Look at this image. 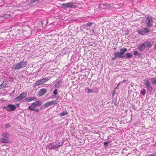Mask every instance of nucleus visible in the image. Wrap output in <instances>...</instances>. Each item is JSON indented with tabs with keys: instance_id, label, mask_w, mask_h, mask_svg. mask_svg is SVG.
I'll use <instances>...</instances> for the list:
<instances>
[{
	"instance_id": "1a4fd4ad",
	"label": "nucleus",
	"mask_w": 156,
	"mask_h": 156,
	"mask_svg": "<svg viewBox=\"0 0 156 156\" xmlns=\"http://www.w3.org/2000/svg\"><path fill=\"white\" fill-rule=\"evenodd\" d=\"M27 93H23L20 95L16 97L15 99V101H20L22 100L23 99L27 96Z\"/></svg>"
},
{
	"instance_id": "20e7f679",
	"label": "nucleus",
	"mask_w": 156,
	"mask_h": 156,
	"mask_svg": "<svg viewBox=\"0 0 156 156\" xmlns=\"http://www.w3.org/2000/svg\"><path fill=\"white\" fill-rule=\"evenodd\" d=\"M50 79V78L49 77H47L38 80L37 81H36L33 84V86L34 88L40 84H43L44 83H46L47 81H48Z\"/></svg>"
},
{
	"instance_id": "473e14b6",
	"label": "nucleus",
	"mask_w": 156,
	"mask_h": 156,
	"mask_svg": "<svg viewBox=\"0 0 156 156\" xmlns=\"http://www.w3.org/2000/svg\"><path fill=\"white\" fill-rule=\"evenodd\" d=\"M38 0H32L30 2V3L32 4Z\"/></svg>"
},
{
	"instance_id": "cd10ccee",
	"label": "nucleus",
	"mask_w": 156,
	"mask_h": 156,
	"mask_svg": "<svg viewBox=\"0 0 156 156\" xmlns=\"http://www.w3.org/2000/svg\"><path fill=\"white\" fill-rule=\"evenodd\" d=\"M111 142V141L110 140H108V141H107L106 142H105L104 143V147H106L108 146V144L110 143Z\"/></svg>"
},
{
	"instance_id": "9b49d317",
	"label": "nucleus",
	"mask_w": 156,
	"mask_h": 156,
	"mask_svg": "<svg viewBox=\"0 0 156 156\" xmlns=\"http://www.w3.org/2000/svg\"><path fill=\"white\" fill-rule=\"evenodd\" d=\"M138 34L141 35H144L146 33H148L150 32L148 29L147 27H145L143 30H139L137 31Z\"/></svg>"
},
{
	"instance_id": "0eeeda50",
	"label": "nucleus",
	"mask_w": 156,
	"mask_h": 156,
	"mask_svg": "<svg viewBox=\"0 0 156 156\" xmlns=\"http://www.w3.org/2000/svg\"><path fill=\"white\" fill-rule=\"evenodd\" d=\"M3 108L8 112L13 111L15 110L16 107L15 105L9 104L7 106H4Z\"/></svg>"
},
{
	"instance_id": "f3484780",
	"label": "nucleus",
	"mask_w": 156,
	"mask_h": 156,
	"mask_svg": "<svg viewBox=\"0 0 156 156\" xmlns=\"http://www.w3.org/2000/svg\"><path fill=\"white\" fill-rule=\"evenodd\" d=\"M25 100L27 102H30L32 101H36L37 100V98L35 97H28L25 98Z\"/></svg>"
},
{
	"instance_id": "ddd939ff",
	"label": "nucleus",
	"mask_w": 156,
	"mask_h": 156,
	"mask_svg": "<svg viewBox=\"0 0 156 156\" xmlns=\"http://www.w3.org/2000/svg\"><path fill=\"white\" fill-rule=\"evenodd\" d=\"M69 49L65 47L61 51V54L62 55L68 54L69 55Z\"/></svg>"
},
{
	"instance_id": "a878e982",
	"label": "nucleus",
	"mask_w": 156,
	"mask_h": 156,
	"mask_svg": "<svg viewBox=\"0 0 156 156\" xmlns=\"http://www.w3.org/2000/svg\"><path fill=\"white\" fill-rule=\"evenodd\" d=\"M48 105L47 103H46L45 104H44L43 105H41L40 107L41 110H42L45 108L48 107Z\"/></svg>"
},
{
	"instance_id": "423d86ee",
	"label": "nucleus",
	"mask_w": 156,
	"mask_h": 156,
	"mask_svg": "<svg viewBox=\"0 0 156 156\" xmlns=\"http://www.w3.org/2000/svg\"><path fill=\"white\" fill-rule=\"evenodd\" d=\"M144 84L149 92H151L153 90V87L150 82L148 80H146L144 81Z\"/></svg>"
},
{
	"instance_id": "c03bdc74",
	"label": "nucleus",
	"mask_w": 156,
	"mask_h": 156,
	"mask_svg": "<svg viewBox=\"0 0 156 156\" xmlns=\"http://www.w3.org/2000/svg\"><path fill=\"white\" fill-rule=\"evenodd\" d=\"M17 107H19V105H20V104H17Z\"/></svg>"
},
{
	"instance_id": "4c0bfd02",
	"label": "nucleus",
	"mask_w": 156,
	"mask_h": 156,
	"mask_svg": "<svg viewBox=\"0 0 156 156\" xmlns=\"http://www.w3.org/2000/svg\"><path fill=\"white\" fill-rule=\"evenodd\" d=\"M126 81V80H124L123 81H121V82H120L119 83V85L121 83H125Z\"/></svg>"
},
{
	"instance_id": "f257e3e1",
	"label": "nucleus",
	"mask_w": 156,
	"mask_h": 156,
	"mask_svg": "<svg viewBox=\"0 0 156 156\" xmlns=\"http://www.w3.org/2000/svg\"><path fill=\"white\" fill-rule=\"evenodd\" d=\"M127 51V48H124L120 49L119 52L114 51L113 53L114 57L112 58V60H114L118 58H123V54H124Z\"/></svg>"
},
{
	"instance_id": "bb28decb",
	"label": "nucleus",
	"mask_w": 156,
	"mask_h": 156,
	"mask_svg": "<svg viewBox=\"0 0 156 156\" xmlns=\"http://www.w3.org/2000/svg\"><path fill=\"white\" fill-rule=\"evenodd\" d=\"M68 114V112L66 110H64V111L60 113V115L61 116H64Z\"/></svg>"
},
{
	"instance_id": "4468645a",
	"label": "nucleus",
	"mask_w": 156,
	"mask_h": 156,
	"mask_svg": "<svg viewBox=\"0 0 156 156\" xmlns=\"http://www.w3.org/2000/svg\"><path fill=\"white\" fill-rule=\"evenodd\" d=\"M59 101L57 100H53L51 101H49L47 102L48 106L49 107L50 105H55L58 103Z\"/></svg>"
},
{
	"instance_id": "c756f323",
	"label": "nucleus",
	"mask_w": 156,
	"mask_h": 156,
	"mask_svg": "<svg viewBox=\"0 0 156 156\" xmlns=\"http://www.w3.org/2000/svg\"><path fill=\"white\" fill-rule=\"evenodd\" d=\"M140 93H141L142 94L143 96H144L145 94L146 93L145 89L144 88L141 91Z\"/></svg>"
},
{
	"instance_id": "c9c22d12",
	"label": "nucleus",
	"mask_w": 156,
	"mask_h": 156,
	"mask_svg": "<svg viewBox=\"0 0 156 156\" xmlns=\"http://www.w3.org/2000/svg\"><path fill=\"white\" fill-rule=\"evenodd\" d=\"M10 127V125L9 123L6 124L5 125V127L6 128H8V127Z\"/></svg>"
},
{
	"instance_id": "ea45409f",
	"label": "nucleus",
	"mask_w": 156,
	"mask_h": 156,
	"mask_svg": "<svg viewBox=\"0 0 156 156\" xmlns=\"http://www.w3.org/2000/svg\"><path fill=\"white\" fill-rule=\"evenodd\" d=\"M60 96H59V97H56V96H54V97H52L53 98H56V99H59L60 98Z\"/></svg>"
},
{
	"instance_id": "c85d7f7f",
	"label": "nucleus",
	"mask_w": 156,
	"mask_h": 156,
	"mask_svg": "<svg viewBox=\"0 0 156 156\" xmlns=\"http://www.w3.org/2000/svg\"><path fill=\"white\" fill-rule=\"evenodd\" d=\"M3 17L5 18H9L10 17V15L9 14H6L4 15Z\"/></svg>"
},
{
	"instance_id": "6e6552de",
	"label": "nucleus",
	"mask_w": 156,
	"mask_h": 156,
	"mask_svg": "<svg viewBox=\"0 0 156 156\" xmlns=\"http://www.w3.org/2000/svg\"><path fill=\"white\" fill-rule=\"evenodd\" d=\"M146 21L145 22V24L147 26L149 27H151L153 25V21L151 17H149L147 16L146 18Z\"/></svg>"
},
{
	"instance_id": "6ab92c4d",
	"label": "nucleus",
	"mask_w": 156,
	"mask_h": 156,
	"mask_svg": "<svg viewBox=\"0 0 156 156\" xmlns=\"http://www.w3.org/2000/svg\"><path fill=\"white\" fill-rule=\"evenodd\" d=\"M93 24H94V23L93 22H89L87 23L84 24L83 25V27H84V28H87L89 27H90L91 25H92Z\"/></svg>"
},
{
	"instance_id": "2eb2a0df",
	"label": "nucleus",
	"mask_w": 156,
	"mask_h": 156,
	"mask_svg": "<svg viewBox=\"0 0 156 156\" xmlns=\"http://www.w3.org/2000/svg\"><path fill=\"white\" fill-rule=\"evenodd\" d=\"M47 92L45 88H42L41 89L38 93V95L39 96H41L44 95Z\"/></svg>"
},
{
	"instance_id": "58836bf2",
	"label": "nucleus",
	"mask_w": 156,
	"mask_h": 156,
	"mask_svg": "<svg viewBox=\"0 0 156 156\" xmlns=\"http://www.w3.org/2000/svg\"><path fill=\"white\" fill-rule=\"evenodd\" d=\"M132 107L134 109H136V107L135 105H132Z\"/></svg>"
},
{
	"instance_id": "412c9836",
	"label": "nucleus",
	"mask_w": 156,
	"mask_h": 156,
	"mask_svg": "<svg viewBox=\"0 0 156 156\" xmlns=\"http://www.w3.org/2000/svg\"><path fill=\"white\" fill-rule=\"evenodd\" d=\"M8 85V83L7 81H3V83L0 85V89L4 88L6 87Z\"/></svg>"
},
{
	"instance_id": "a19ab883",
	"label": "nucleus",
	"mask_w": 156,
	"mask_h": 156,
	"mask_svg": "<svg viewBox=\"0 0 156 156\" xmlns=\"http://www.w3.org/2000/svg\"><path fill=\"white\" fill-rule=\"evenodd\" d=\"M108 5H109L107 4H106V3L104 4L103 5V6H107Z\"/></svg>"
},
{
	"instance_id": "f03ea898",
	"label": "nucleus",
	"mask_w": 156,
	"mask_h": 156,
	"mask_svg": "<svg viewBox=\"0 0 156 156\" xmlns=\"http://www.w3.org/2000/svg\"><path fill=\"white\" fill-rule=\"evenodd\" d=\"M63 143L64 142L63 141H62L61 142H60V141L58 142L55 141L54 143H50L47 145V147L50 150L55 149L60 147L63 144Z\"/></svg>"
},
{
	"instance_id": "b1692460",
	"label": "nucleus",
	"mask_w": 156,
	"mask_h": 156,
	"mask_svg": "<svg viewBox=\"0 0 156 156\" xmlns=\"http://www.w3.org/2000/svg\"><path fill=\"white\" fill-rule=\"evenodd\" d=\"M2 136L4 138L8 139L9 137V134L8 133H3L2 134Z\"/></svg>"
},
{
	"instance_id": "37998d69",
	"label": "nucleus",
	"mask_w": 156,
	"mask_h": 156,
	"mask_svg": "<svg viewBox=\"0 0 156 156\" xmlns=\"http://www.w3.org/2000/svg\"><path fill=\"white\" fill-rule=\"evenodd\" d=\"M134 86V83H132L131 85V86L132 87H133Z\"/></svg>"
},
{
	"instance_id": "5701e85b",
	"label": "nucleus",
	"mask_w": 156,
	"mask_h": 156,
	"mask_svg": "<svg viewBox=\"0 0 156 156\" xmlns=\"http://www.w3.org/2000/svg\"><path fill=\"white\" fill-rule=\"evenodd\" d=\"M63 81L62 80H60L58 82H57L55 85V87L56 88L59 87L62 83Z\"/></svg>"
},
{
	"instance_id": "393cba45",
	"label": "nucleus",
	"mask_w": 156,
	"mask_h": 156,
	"mask_svg": "<svg viewBox=\"0 0 156 156\" xmlns=\"http://www.w3.org/2000/svg\"><path fill=\"white\" fill-rule=\"evenodd\" d=\"M151 81V83L153 85H156V79L155 78H153L150 79Z\"/></svg>"
},
{
	"instance_id": "aec40b11",
	"label": "nucleus",
	"mask_w": 156,
	"mask_h": 156,
	"mask_svg": "<svg viewBox=\"0 0 156 156\" xmlns=\"http://www.w3.org/2000/svg\"><path fill=\"white\" fill-rule=\"evenodd\" d=\"M28 109L31 111H34L36 112H38L40 111V110L39 109H36V108L32 107H28Z\"/></svg>"
},
{
	"instance_id": "f8f14e48",
	"label": "nucleus",
	"mask_w": 156,
	"mask_h": 156,
	"mask_svg": "<svg viewBox=\"0 0 156 156\" xmlns=\"http://www.w3.org/2000/svg\"><path fill=\"white\" fill-rule=\"evenodd\" d=\"M146 48H150L153 45V42L151 41H147L144 43Z\"/></svg>"
},
{
	"instance_id": "e433bc0d",
	"label": "nucleus",
	"mask_w": 156,
	"mask_h": 156,
	"mask_svg": "<svg viewBox=\"0 0 156 156\" xmlns=\"http://www.w3.org/2000/svg\"><path fill=\"white\" fill-rule=\"evenodd\" d=\"M115 93H115V90H114L113 91L112 94L113 97L115 94Z\"/></svg>"
},
{
	"instance_id": "a211bd4d",
	"label": "nucleus",
	"mask_w": 156,
	"mask_h": 156,
	"mask_svg": "<svg viewBox=\"0 0 156 156\" xmlns=\"http://www.w3.org/2000/svg\"><path fill=\"white\" fill-rule=\"evenodd\" d=\"M133 56V55L130 53H127L125 55L123 54V58H132Z\"/></svg>"
},
{
	"instance_id": "7ed1b4c3",
	"label": "nucleus",
	"mask_w": 156,
	"mask_h": 156,
	"mask_svg": "<svg viewBox=\"0 0 156 156\" xmlns=\"http://www.w3.org/2000/svg\"><path fill=\"white\" fill-rule=\"evenodd\" d=\"M27 64V61L20 62L14 65L12 67V68L15 69H20L22 68H23L26 66Z\"/></svg>"
},
{
	"instance_id": "7c9ffc66",
	"label": "nucleus",
	"mask_w": 156,
	"mask_h": 156,
	"mask_svg": "<svg viewBox=\"0 0 156 156\" xmlns=\"http://www.w3.org/2000/svg\"><path fill=\"white\" fill-rule=\"evenodd\" d=\"M87 92L88 93H92L94 91L93 90L90 89L88 88H87Z\"/></svg>"
},
{
	"instance_id": "f704fd0d",
	"label": "nucleus",
	"mask_w": 156,
	"mask_h": 156,
	"mask_svg": "<svg viewBox=\"0 0 156 156\" xmlns=\"http://www.w3.org/2000/svg\"><path fill=\"white\" fill-rule=\"evenodd\" d=\"M147 156H156V153H154L152 154H150Z\"/></svg>"
},
{
	"instance_id": "72a5a7b5",
	"label": "nucleus",
	"mask_w": 156,
	"mask_h": 156,
	"mask_svg": "<svg viewBox=\"0 0 156 156\" xmlns=\"http://www.w3.org/2000/svg\"><path fill=\"white\" fill-rule=\"evenodd\" d=\"M139 53H138V51H135L134 52L133 54L134 55H138Z\"/></svg>"
},
{
	"instance_id": "9d476101",
	"label": "nucleus",
	"mask_w": 156,
	"mask_h": 156,
	"mask_svg": "<svg viewBox=\"0 0 156 156\" xmlns=\"http://www.w3.org/2000/svg\"><path fill=\"white\" fill-rule=\"evenodd\" d=\"M42 104V101L40 100L36 101L35 102L32 103L31 105L29 106V107H32L36 108V107L41 106Z\"/></svg>"
},
{
	"instance_id": "a18cd8bd",
	"label": "nucleus",
	"mask_w": 156,
	"mask_h": 156,
	"mask_svg": "<svg viewBox=\"0 0 156 156\" xmlns=\"http://www.w3.org/2000/svg\"><path fill=\"white\" fill-rule=\"evenodd\" d=\"M91 31L94 32V29H92Z\"/></svg>"
},
{
	"instance_id": "39448f33",
	"label": "nucleus",
	"mask_w": 156,
	"mask_h": 156,
	"mask_svg": "<svg viewBox=\"0 0 156 156\" xmlns=\"http://www.w3.org/2000/svg\"><path fill=\"white\" fill-rule=\"evenodd\" d=\"M62 6L65 9L66 8H75L77 7L75 4L73 2H69L66 3H63L62 4Z\"/></svg>"
},
{
	"instance_id": "79ce46f5",
	"label": "nucleus",
	"mask_w": 156,
	"mask_h": 156,
	"mask_svg": "<svg viewBox=\"0 0 156 156\" xmlns=\"http://www.w3.org/2000/svg\"><path fill=\"white\" fill-rule=\"evenodd\" d=\"M154 48L156 49V44L154 45Z\"/></svg>"
},
{
	"instance_id": "dca6fc26",
	"label": "nucleus",
	"mask_w": 156,
	"mask_h": 156,
	"mask_svg": "<svg viewBox=\"0 0 156 156\" xmlns=\"http://www.w3.org/2000/svg\"><path fill=\"white\" fill-rule=\"evenodd\" d=\"M10 140L4 137H2L0 139V142L2 143H8L10 142Z\"/></svg>"
},
{
	"instance_id": "49530a36",
	"label": "nucleus",
	"mask_w": 156,
	"mask_h": 156,
	"mask_svg": "<svg viewBox=\"0 0 156 156\" xmlns=\"http://www.w3.org/2000/svg\"><path fill=\"white\" fill-rule=\"evenodd\" d=\"M15 90H14L13 91V92H12V93H14V92H15Z\"/></svg>"
},
{
	"instance_id": "4be33fe9",
	"label": "nucleus",
	"mask_w": 156,
	"mask_h": 156,
	"mask_svg": "<svg viewBox=\"0 0 156 156\" xmlns=\"http://www.w3.org/2000/svg\"><path fill=\"white\" fill-rule=\"evenodd\" d=\"M145 48H146L145 47L143 43L139 45L138 49L140 51H142Z\"/></svg>"
},
{
	"instance_id": "2f4dec72",
	"label": "nucleus",
	"mask_w": 156,
	"mask_h": 156,
	"mask_svg": "<svg viewBox=\"0 0 156 156\" xmlns=\"http://www.w3.org/2000/svg\"><path fill=\"white\" fill-rule=\"evenodd\" d=\"M58 90L57 89H55V90H54V91L53 92V93L55 95H56L58 93Z\"/></svg>"
}]
</instances>
